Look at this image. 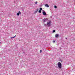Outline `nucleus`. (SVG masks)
<instances>
[{
  "label": "nucleus",
  "mask_w": 75,
  "mask_h": 75,
  "mask_svg": "<svg viewBox=\"0 0 75 75\" xmlns=\"http://www.w3.org/2000/svg\"><path fill=\"white\" fill-rule=\"evenodd\" d=\"M43 22H44V23H45V22H46V21H47V18H44V19H43Z\"/></svg>",
  "instance_id": "39448f33"
},
{
  "label": "nucleus",
  "mask_w": 75,
  "mask_h": 75,
  "mask_svg": "<svg viewBox=\"0 0 75 75\" xmlns=\"http://www.w3.org/2000/svg\"><path fill=\"white\" fill-rule=\"evenodd\" d=\"M0 44H1V42H0Z\"/></svg>",
  "instance_id": "6ab92c4d"
},
{
  "label": "nucleus",
  "mask_w": 75,
  "mask_h": 75,
  "mask_svg": "<svg viewBox=\"0 0 75 75\" xmlns=\"http://www.w3.org/2000/svg\"><path fill=\"white\" fill-rule=\"evenodd\" d=\"M54 7L55 8H57V7L56 6H54Z\"/></svg>",
  "instance_id": "9d476101"
},
{
  "label": "nucleus",
  "mask_w": 75,
  "mask_h": 75,
  "mask_svg": "<svg viewBox=\"0 0 75 75\" xmlns=\"http://www.w3.org/2000/svg\"><path fill=\"white\" fill-rule=\"evenodd\" d=\"M45 7H49V5L47 4H46L45 5Z\"/></svg>",
  "instance_id": "0eeeda50"
},
{
  "label": "nucleus",
  "mask_w": 75,
  "mask_h": 75,
  "mask_svg": "<svg viewBox=\"0 0 75 75\" xmlns=\"http://www.w3.org/2000/svg\"><path fill=\"white\" fill-rule=\"evenodd\" d=\"M16 37V35L15 36H14L13 37H11V38H15V37Z\"/></svg>",
  "instance_id": "6e6552de"
},
{
  "label": "nucleus",
  "mask_w": 75,
  "mask_h": 75,
  "mask_svg": "<svg viewBox=\"0 0 75 75\" xmlns=\"http://www.w3.org/2000/svg\"><path fill=\"white\" fill-rule=\"evenodd\" d=\"M42 10V8H40V10L41 11Z\"/></svg>",
  "instance_id": "ddd939ff"
},
{
  "label": "nucleus",
  "mask_w": 75,
  "mask_h": 75,
  "mask_svg": "<svg viewBox=\"0 0 75 75\" xmlns=\"http://www.w3.org/2000/svg\"><path fill=\"white\" fill-rule=\"evenodd\" d=\"M45 25H47V24H45Z\"/></svg>",
  "instance_id": "f3484780"
},
{
  "label": "nucleus",
  "mask_w": 75,
  "mask_h": 75,
  "mask_svg": "<svg viewBox=\"0 0 75 75\" xmlns=\"http://www.w3.org/2000/svg\"><path fill=\"white\" fill-rule=\"evenodd\" d=\"M55 30H53V33H55Z\"/></svg>",
  "instance_id": "f8f14e48"
},
{
  "label": "nucleus",
  "mask_w": 75,
  "mask_h": 75,
  "mask_svg": "<svg viewBox=\"0 0 75 75\" xmlns=\"http://www.w3.org/2000/svg\"><path fill=\"white\" fill-rule=\"evenodd\" d=\"M42 13L43 15H44V16H46V15H47V13H45V11H43Z\"/></svg>",
  "instance_id": "423d86ee"
},
{
  "label": "nucleus",
  "mask_w": 75,
  "mask_h": 75,
  "mask_svg": "<svg viewBox=\"0 0 75 75\" xmlns=\"http://www.w3.org/2000/svg\"><path fill=\"white\" fill-rule=\"evenodd\" d=\"M40 53H41V52H42V50H40Z\"/></svg>",
  "instance_id": "2eb2a0df"
},
{
  "label": "nucleus",
  "mask_w": 75,
  "mask_h": 75,
  "mask_svg": "<svg viewBox=\"0 0 75 75\" xmlns=\"http://www.w3.org/2000/svg\"><path fill=\"white\" fill-rule=\"evenodd\" d=\"M66 38V40H67V38Z\"/></svg>",
  "instance_id": "a211bd4d"
},
{
  "label": "nucleus",
  "mask_w": 75,
  "mask_h": 75,
  "mask_svg": "<svg viewBox=\"0 0 75 75\" xmlns=\"http://www.w3.org/2000/svg\"><path fill=\"white\" fill-rule=\"evenodd\" d=\"M21 14V13L20 11H19L18 12V13H17V16H20V14Z\"/></svg>",
  "instance_id": "7ed1b4c3"
},
{
  "label": "nucleus",
  "mask_w": 75,
  "mask_h": 75,
  "mask_svg": "<svg viewBox=\"0 0 75 75\" xmlns=\"http://www.w3.org/2000/svg\"><path fill=\"white\" fill-rule=\"evenodd\" d=\"M38 3V2H37V1H36L35 2V4H37V3Z\"/></svg>",
  "instance_id": "4468645a"
},
{
  "label": "nucleus",
  "mask_w": 75,
  "mask_h": 75,
  "mask_svg": "<svg viewBox=\"0 0 75 75\" xmlns=\"http://www.w3.org/2000/svg\"><path fill=\"white\" fill-rule=\"evenodd\" d=\"M59 36V35L58 34H56L55 35V37L56 38H58V37Z\"/></svg>",
  "instance_id": "20e7f679"
},
{
  "label": "nucleus",
  "mask_w": 75,
  "mask_h": 75,
  "mask_svg": "<svg viewBox=\"0 0 75 75\" xmlns=\"http://www.w3.org/2000/svg\"><path fill=\"white\" fill-rule=\"evenodd\" d=\"M37 11H38V10H37L36 11H35V13H37Z\"/></svg>",
  "instance_id": "1a4fd4ad"
},
{
  "label": "nucleus",
  "mask_w": 75,
  "mask_h": 75,
  "mask_svg": "<svg viewBox=\"0 0 75 75\" xmlns=\"http://www.w3.org/2000/svg\"><path fill=\"white\" fill-rule=\"evenodd\" d=\"M39 13H41V11L40 10L39 11Z\"/></svg>",
  "instance_id": "9b49d317"
},
{
  "label": "nucleus",
  "mask_w": 75,
  "mask_h": 75,
  "mask_svg": "<svg viewBox=\"0 0 75 75\" xmlns=\"http://www.w3.org/2000/svg\"><path fill=\"white\" fill-rule=\"evenodd\" d=\"M51 21H49V22H47V25L49 26H50V25H51Z\"/></svg>",
  "instance_id": "f03ea898"
},
{
  "label": "nucleus",
  "mask_w": 75,
  "mask_h": 75,
  "mask_svg": "<svg viewBox=\"0 0 75 75\" xmlns=\"http://www.w3.org/2000/svg\"><path fill=\"white\" fill-rule=\"evenodd\" d=\"M53 43H54V42H55V41H53Z\"/></svg>",
  "instance_id": "dca6fc26"
},
{
  "label": "nucleus",
  "mask_w": 75,
  "mask_h": 75,
  "mask_svg": "<svg viewBox=\"0 0 75 75\" xmlns=\"http://www.w3.org/2000/svg\"><path fill=\"white\" fill-rule=\"evenodd\" d=\"M58 67H59V68H60V69H61V67H62V65L61 64V62H59L58 63Z\"/></svg>",
  "instance_id": "f257e3e1"
}]
</instances>
